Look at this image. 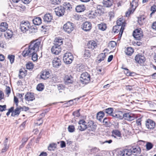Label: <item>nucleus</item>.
Listing matches in <instances>:
<instances>
[{"instance_id": "38", "label": "nucleus", "mask_w": 156, "mask_h": 156, "mask_svg": "<svg viewBox=\"0 0 156 156\" xmlns=\"http://www.w3.org/2000/svg\"><path fill=\"white\" fill-rule=\"evenodd\" d=\"M20 112V109L19 108H16L14 110L13 112L11 114V116L12 117H15V116L18 115Z\"/></svg>"}, {"instance_id": "47", "label": "nucleus", "mask_w": 156, "mask_h": 156, "mask_svg": "<svg viewBox=\"0 0 156 156\" xmlns=\"http://www.w3.org/2000/svg\"><path fill=\"white\" fill-rule=\"evenodd\" d=\"M8 58L9 59L11 64H12L15 60V56L12 55H9L8 56Z\"/></svg>"}, {"instance_id": "10", "label": "nucleus", "mask_w": 156, "mask_h": 156, "mask_svg": "<svg viewBox=\"0 0 156 156\" xmlns=\"http://www.w3.org/2000/svg\"><path fill=\"white\" fill-rule=\"evenodd\" d=\"M145 126L149 129H153L155 126V123L153 120L149 119L146 120Z\"/></svg>"}, {"instance_id": "32", "label": "nucleus", "mask_w": 156, "mask_h": 156, "mask_svg": "<svg viewBox=\"0 0 156 156\" xmlns=\"http://www.w3.org/2000/svg\"><path fill=\"white\" fill-rule=\"evenodd\" d=\"M103 3L104 6L106 7H110L112 5L111 0H103Z\"/></svg>"}, {"instance_id": "55", "label": "nucleus", "mask_w": 156, "mask_h": 156, "mask_svg": "<svg viewBox=\"0 0 156 156\" xmlns=\"http://www.w3.org/2000/svg\"><path fill=\"white\" fill-rule=\"evenodd\" d=\"M6 110V105H0V111L3 112Z\"/></svg>"}, {"instance_id": "44", "label": "nucleus", "mask_w": 156, "mask_h": 156, "mask_svg": "<svg viewBox=\"0 0 156 156\" xmlns=\"http://www.w3.org/2000/svg\"><path fill=\"white\" fill-rule=\"evenodd\" d=\"M37 51H34L33 53H32L31 55L32 56V59L34 61H36L37 59V55L36 53Z\"/></svg>"}, {"instance_id": "26", "label": "nucleus", "mask_w": 156, "mask_h": 156, "mask_svg": "<svg viewBox=\"0 0 156 156\" xmlns=\"http://www.w3.org/2000/svg\"><path fill=\"white\" fill-rule=\"evenodd\" d=\"M87 46L89 48L94 49L97 47V44L94 41H90L88 42Z\"/></svg>"}, {"instance_id": "13", "label": "nucleus", "mask_w": 156, "mask_h": 156, "mask_svg": "<svg viewBox=\"0 0 156 156\" xmlns=\"http://www.w3.org/2000/svg\"><path fill=\"white\" fill-rule=\"evenodd\" d=\"M56 14L58 16L60 17L62 16L64 14L65 10L62 6H59L55 9V11Z\"/></svg>"}, {"instance_id": "8", "label": "nucleus", "mask_w": 156, "mask_h": 156, "mask_svg": "<svg viewBox=\"0 0 156 156\" xmlns=\"http://www.w3.org/2000/svg\"><path fill=\"white\" fill-rule=\"evenodd\" d=\"M133 36L136 40H140L143 37V32L141 29H137L134 30L133 33Z\"/></svg>"}, {"instance_id": "11", "label": "nucleus", "mask_w": 156, "mask_h": 156, "mask_svg": "<svg viewBox=\"0 0 156 156\" xmlns=\"http://www.w3.org/2000/svg\"><path fill=\"white\" fill-rule=\"evenodd\" d=\"M81 28L85 31H89L92 28L91 23L90 22L86 21L83 23Z\"/></svg>"}, {"instance_id": "59", "label": "nucleus", "mask_w": 156, "mask_h": 156, "mask_svg": "<svg viewBox=\"0 0 156 156\" xmlns=\"http://www.w3.org/2000/svg\"><path fill=\"white\" fill-rule=\"evenodd\" d=\"M79 110H79L73 112V115L77 117H79L80 115Z\"/></svg>"}, {"instance_id": "19", "label": "nucleus", "mask_w": 156, "mask_h": 156, "mask_svg": "<svg viewBox=\"0 0 156 156\" xmlns=\"http://www.w3.org/2000/svg\"><path fill=\"white\" fill-rule=\"evenodd\" d=\"M40 79L43 80H46L50 76V73L48 71L44 70L42 71L40 73Z\"/></svg>"}, {"instance_id": "48", "label": "nucleus", "mask_w": 156, "mask_h": 156, "mask_svg": "<svg viewBox=\"0 0 156 156\" xmlns=\"http://www.w3.org/2000/svg\"><path fill=\"white\" fill-rule=\"evenodd\" d=\"M90 52L89 50H85L83 54V57L85 58H88L90 56Z\"/></svg>"}, {"instance_id": "45", "label": "nucleus", "mask_w": 156, "mask_h": 156, "mask_svg": "<svg viewBox=\"0 0 156 156\" xmlns=\"http://www.w3.org/2000/svg\"><path fill=\"white\" fill-rule=\"evenodd\" d=\"M121 27L117 24L116 25L114 26L113 28V31L115 33H118L120 32V28Z\"/></svg>"}, {"instance_id": "21", "label": "nucleus", "mask_w": 156, "mask_h": 156, "mask_svg": "<svg viewBox=\"0 0 156 156\" xmlns=\"http://www.w3.org/2000/svg\"><path fill=\"white\" fill-rule=\"evenodd\" d=\"M53 16L51 14L46 13L44 16L43 19L44 22L46 23L50 22L52 20Z\"/></svg>"}, {"instance_id": "30", "label": "nucleus", "mask_w": 156, "mask_h": 156, "mask_svg": "<svg viewBox=\"0 0 156 156\" xmlns=\"http://www.w3.org/2000/svg\"><path fill=\"white\" fill-rule=\"evenodd\" d=\"M42 20L40 17H37L32 20L33 23L35 25H39L41 23Z\"/></svg>"}, {"instance_id": "33", "label": "nucleus", "mask_w": 156, "mask_h": 156, "mask_svg": "<svg viewBox=\"0 0 156 156\" xmlns=\"http://www.w3.org/2000/svg\"><path fill=\"white\" fill-rule=\"evenodd\" d=\"M8 28V25L6 22H2L0 25V30L4 32L7 30Z\"/></svg>"}, {"instance_id": "17", "label": "nucleus", "mask_w": 156, "mask_h": 156, "mask_svg": "<svg viewBox=\"0 0 156 156\" xmlns=\"http://www.w3.org/2000/svg\"><path fill=\"white\" fill-rule=\"evenodd\" d=\"M53 67L58 68L61 65V61L58 58H55L52 61Z\"/></svg>"}, {"instance_id": "43", "label": "nucleus", "mask_w": 156, "mask_h": 156, "mask_svg": "<svg viewBox=\"0 0 156 156\" xmlns=\"http://www.w3.org/2000/svg\"><path fill=\"white\" fill-rule=\"evenodd\" d=\"M57 144L55 143H52L49 144L48 147V150L50 151H53L56 148Z\"/></svg>"}, {"instance_id": "27", "label": "nucleus", "mask_w": 156, "mask_h": 156, "mask_svg": "<svg viewBox=\"0 0 156 156\" xmlns=\"http://www.w3.org/2000/svg\"><path fill=\"white\" fill-rule=\"evenodd\" d=\"M72 79L73 78L71 76H66L64 79L65 84H68L69 83H72L73 82Z\"/></svg>"}, {"instance_id": "62", "label": "nucleus", "mask_w": 156, "mask_h": 156, "mask_svg": "<svg viewBox=\"0 0 156 156\" xmlns=\"http://www.w3.org/2000/svg\"><path fill=\"white\" fill-rule=\"evenodd\" d=\"M151 11H152V13H154L156 11V5H154L151 7Z\"/></svg>"}, {"instance_id": "61", "label": "nucleus", "mask_w": 156, "mask_h": 156, "mask_svg": "<svg viewBox=\"0 0 156 156\" xmlns=\"http://www.w3.org/2000/svg\"><path fill=\"white\" fill-rule=\"evenodd\" d=\"M6 93L9 95L11 93V89L9 87H7L6 88Z\"/></svg>"}, {"instance_id": "20", "label": "nucleus", "mask_w": 156, "mask_h": 156, "mask_svg": "<svg viewBox=\"0 0 156 156\" xmlns=\"http://www.w3.org/2000/svg\"><path fill=\"white\" fill-rule=\"evenodd\" d=\"M133 154L134 155L136 156L140 154L141 152V149L138 146H133L131 147Z\"/></svg>"}, {"instance_id": "40", "label": "nucleus", "mask_w": 156, "mask_h": 156, "mask_svg": "<svg viewBox=\"0 0 156 156\" xmlns=\"http://www.w3.org/2000/svg\"><path fill=\"white\" fill-rule=\"evenodd\" d=\"M63 42L62 40L61 39L57 38L55 39L54 44L61 46L63 44Z\"/></svg>"}, {"instance_id": "56", "label": "nucleus", "mask_w": 156, "mask_h": 156, "mask_svg": "<svg viewBox=\"0 0 156 156\" xmlns=\"http://www.w3.org/2000/svg\"><path fill=\"white\" fill-rule=\"evenodd\" d=\"M61 0H52L51 3L54 5H58L60 3Z\"/></svg>"}, {"instance_id": "2", "label": "nucleus", "mask_w": 156, "mask_h": 156, "mask_svg": "<svg viewBox=\"0 0 156 156\" xmlns=\"http://www.w3.org/2000/svg\"><path fill=\"white\" fill-rule=\"evenodd\" d=\"M138 4L136 0H133L130 3V7L126 12V15L127 17L129 16L131 13H133L136 8L138 6Z\"/></svg>"}, {"instance_id": "15", "label": "nucleus", "mask_w": 156, "mask_h": 156, "mask_svg": "<svg viewBox=\"0 0 156 156\" xmlns=\"http://www.w3.org/2000/svg\"><path fill=\"white\" fill-rule=\"evenodd\" d=\"M78 123L79 125L78 128L80 131H83L87 128V125L86 124V122L84 120H80Z\"/></svg>"}, {"instance_id": "52", "label": "nucleus", "mask_w": 156, "mask_h": 156, "mask_svg": "<svg viewBox=\"0 0 156 156\" xmlns=\"http://www.w3.org/2000/svg\"><path fill=\"white\" fill-rule=\"evenodd\" d=\"M145 18L142 16L138 18V22L140 25H141L143 24V23L144 22V20Z\"/></svg>"}, {"instance_id": "29", "label": "nucleus", "mask_w": 156, "mask_h": 156, "mask_svg": "<svg viewBox=\"0 0 156 156\" xmlns=\"http://www.w3.org/2000/svg\"><path fill=\"white\" fill-rule=\"evenodd\" d=\"M75 9L77 12H81L85 10V8L83 5H79L76 7Z\"/></svg>"}, {"instance_id": "60", "label": "nucleus", "mask_w": 156, "mask_h": 156, "mask_svg": "<svg viewBox=\"0 0 156 156\" xmlns=\"http://www.w3.org/2000/svg\"><path fill=\"white\" fill-rule=\"evenodd\" d=\"M20 110H21L23 111H27L29 109V107H26L25 106L23 107L20 106Z\"/></svg>"}, {"instance_id": "25", "label": "nucleus", "mask_w": 156, "mask_h": 156, "mask_svg": "<svg viewBox=\"0 0 156 156\" xmlns=\"http://www.w3.org/2000/svg\"><path fill=\"white\" fill-rule=\"evenodd\" d=\"M63 7L65 10H66L67 11H71L72 9V6L70 3L69 2H64L63 4Z\"/></svg>"}, {"instance_id": "9", "label": "nucleus", "mask_w": 156, "mask_h": 156, "mask_svg": "<svg viewBox=\"0 0 156 156\" xmlns=\"http://www.w3.org/2000/svg\"><path fill=\"white\" fill-rule=\"evenodd\" d=\"M122 119L124 118L125 120L128 121L133 120L135 117L134 115L130 113H124L122 112Z\"/></svg>"}, {"instance_id": "57", "label": "nucleus", "mask_w": 156, "mask_h": 156, "mask_svg": "<svg viewBox=\"0 0 156 156\" xmlns=\"http://www.w3.org/2000/svg\"><path fill=\"white\" fill-rule=\"evenodd\" d=\"M122 68L126 70V72H125V73L126 75L130 76H131V74L129 72V71L128 69L126 68H124L123 66L122 67Z\"/></svg>"}, {"instance_id": "37", "label": "nucleus", "mask_w": 156, "mask_h": 156, "mask_svg": "<svg viewBox=\"0 0 156 156\" xmlns=\"http://www.w3.org/2000/svg\"><path fill=\"white\" fill-rule=\"evenodd\" d=\"M117 45L116 42L114 41H110L108 44V47L111 49H112L115 48Z\"/></svg>"}, {"instance_id": "39", "label": "nucleus", "mask_w": 156, "mask_h": 156, "mask_svg": "<svg viewBox=\"0 0 156 156\" xmlns=\"http://www.w3.org/2000/svg\"><path fill=\"white\" fill-rule=\"evenodd\" d=\"M98 29L102 31L105 30L107 28L106 24L104 23H101L98 25Z\"/></svg>"}, {"instance_id": "23", "label": "nucleus", "mask_w": 156, "mask_h": 156, "mask_svg": "<svg viewBox=\"0 0 156 156\" xmlns=\"http://www.w3.org/2000/svg\"><path fill=\"white\" fill-rule=\"evenodd\" d=\"M122 112L119 111L116 113H113L112 116L114 119L118 120L122 119Z\"/></svg>"}, {"instance_id": "34", "label": "nucleus", "mask_w": 156, "mask_h": 156, "mask_svg": "<svg viewBox=\"0 0 156 156\" xmlns=\"http://www.w3.org/2000/svg\"><path fill=\"white\" fill-rule=\"evenodd\" d=\"M104 112L102 111H100L98 112L97 114V119L100 122H101L102 121V119L103 117H104Z\"/></svg>"}, {"instance_id": "35", "label": "nucleus", "mask_w": 156, "mask_h": 156, "mask_svg": "<svg viewBox=\"0 0 156 156\" xmlns=\"http://www.w3.org/2000/svg\"><path fill=\"white\" fill-rule=\"evenodd\" d=\"M126 156H130L133 154L131 148H125L123 150Z\"/></svg>"}, {"instance_id": "18", "label": "nucleus", "mask_w": 156, "mask_h": 156, "mask_svg": "<svg viewBox=\"0 0 156 156\" xmlns=\"http://www.w3.org/2000/svg\"><path fill=\"white\" fill-rule=\"evenodd\" d=\"M135 61L139 64L143 63L146 60V58L144 55L141 54L136 55L135 58Z\"/></svg>"}, {"instance_id": "51", "label": "nucleus", "mask_w": 156, "mask_h": 156, "mask_svg": "<svg viewBox=\"0 0 156 156\" xmlns=\"http://www.w3.org/2000/svg\"><path fill=\"white\" fill-rule=\"evenodd\" d=\"M68 129L69 132L73 133L75 131V128L73 125H70L68 126Z\"/></svg>"}, {"instance_id": "3", "label": "nucleus", "mask_w": 156, "mask_h": 156, "mask_svg": "<svg viewBox=\"0 0 156 156\" xmlns=\"http://www.w3.org/2000/svg\"><path fill=\"white\" fill-rule=\"evenodd\" d=\"M90 78V75L87 72H84L81 75L80 81L83 84H86L89 83Z\"/></svg>"}, {"instance_id": "4", "label": "nucleus", "mask_w": 156, "mask_h": 156, "mask_svg": "<svg viewBox=\"0 0 156 156\" xmlns=\"http://www.w3.org/2000/svg\"><path fill=\"white\" fill-rule=\"evenodd\" d=\"M41 43V41L38 39L33 40L30 42L29 45L34 51H37Z\"/></svg>"}, {"instance_id": "28", "label": "nucleus", "mask_w": 156, "mask_h": 156, "mask_svg": "<svg viewBox=\"0 0 156 156\" xmlns=\"http://www.w3.org/2000/svg\"><path fill=\"white\" fill-rule=\"evenodd\" d=\"M96 9L95 10V11L97 12L99 15H101L104 12V9L103 7L101 5H98Z\"/></svg>"}, {"instance_id": "58", "label": "nucleus", "mask_w": 156, "mask_h": 156, "mask_svg": "<svg viewBox=\"0 0 156 156\" xmlns=\"http://www.w3.org/2000/svg\"><path fill=\"white\" fill-rule=\"evenodd\" d=\"M117 156H126L123 150L118 151Z\"/></svg>"}, {"instance_id": "54", "label": "nucleus", "mask_w": 156, "mask_h": 156, "mask_svg": "<svg viewBox=\"0 0 156 156\" xmlns=\"http://www.w3.org/2000/svg\"><path fill=\"white\" fill-rule=\"evenodd\" d=\"M97 71L98 72V74H101L103 75L105 73V71L103 69H102L101 68H98L97 69Z\"/></svg>"}, {"instance_id": "31", "label": "nucleus", "mask_w": 156, "mask_h": 156, "mask_svg": "<svg viewBox=\"0 0 156 156\" xmlns=\"http://www.w3.org/2000/svg\"><path fill=\"white\" fill-rule=\"evenodd\" d=\"M105 53H101L99 54L98 57V62L100 63L101 62L103 61L106 57Z\"/></svg>"}, {"instance_id": "36", "label": "nucleus", "mask_w": 156, "mask_h": 156, "mask_svg": "<svg viewBox=\"0 0 156 156\" xmlns=\"http://www.w3.org/2000/svg\"><path fill=\"white\" fill-rule=\"evenodd\" d=\"M134 52L133 49L131 47H128L125 51L126 54L128 55H131Z\"/></svg>"}, {"instance_id": "64", "label": "nucleus", "mask_w": 156, "mask_h": 156, "mask_svg": "<svg viewBox=\"0 0 156 156\" xmlns=\"http://www.w3.org/2000/svg\"><path fill=\"white\" fill-rule=\"evenodd\" d=\"M141 120L140 119H138L136 121V123L137 125L138 126H140V127L141 126Z\"/></svg>"}, {"instance_id": "22", "label": "nucleus", "mask_w": 156, "mask_h": 156, "mask_svg": "<svg viewBox=\"0 0 156 156\" xmlns=\"http://www.w3.org/2000/svg\"><path fill=\"white\" fill-rule=\"evenodd\" d=\"M25 99L27 101H33L35 99L34 94L31 92H28L25 96Z\"/></svg>"}, {"instance_id": "46", "label": "nucleus", "mask_w": 156, "mask_h": 156, "mask_svg": "<svg viewBox=\"0 0 156 156\" xmlns=\"http://www.w3.org/2000/svg\"><path fill=\"white\" fill-rule=\"evenodd\" d=\"M44 88V86L43 84L40 83L37 86V90L39 91H42Z\"/></svg>"}, {"instance_id": "14", "label": "nucleus", "mask_w": 156, "mask_h": 156, "mask_svg": "<svg viewBox=\"0 0 156 156\" xmlns=\"http://www.w3.org/2000/svg\"><path fill=\"white\" fill-rule=\"evenodd\" d=\"M30 47V46L29 45L28 48H25L22 53V55L23 57H26L27 56H31L32 54V53H33L34 51Z\"/></svg>"}, {"instance_id": "16", "label": "nucleus", "mask_w": 156, "mask_h": 156, "mask_svg": "<svg viewBox=\"0 0 156 156\" xmlns=\"http://www.w3.org/2000/svg\"><path fill=\"white\" fill-rule=\"evenodd\" d=\"M61 47L59 45L54 44L51 49V52L55 55H58L61 51Z\"/></svg>"}, {"instance_id": "1", "label": "nucleus", "mask_w": 156, "mask_h": 156, "mask_svg": "<svg viewBox=\"0 0 156 156\" xmlns=\"http://www.w3.org/2000/svg\"><path fill=\"white\" fill-rule=\"evenodd\" d=\"M20 29L23 33H26L29 30L31 33L36 32L37 30L36 28L31 27L30 22L28 21H22L20 24Z\"/></svg>"}, {"instance_id": "24", "label": "nucleus", "mask_w": 156, "mask_h": 156, "mask_svg": "<svg viewBox=\"0 0 156 156\" xmlns=\"http://www.w3.org/2000/svg\"><path fill=\"white\" fill-rule=\"evenodd\" d=\"M87 128L88 130L91 131H94L96 128V126L94 124L93 121H90L88 123Z\"/></svg>"}, {"instance_id": "7", "label": "nucleus", "mask_w": 156, "mask_h": 156, "mask_svg": "<svg viewBox=\"0 0 156 156\" xmlns=\"http://www.w3.org/2000/svg\"><path fill=\"white\" fill-rule=\"evenodd\" d=\"M117 24L121 27L120 28V32L119 34V36L121 37L125 26V21L122 18H120L116 21Z\"/></svg>"}, {"instance_id": "41", "label": "nucleus", "mask_w": 156, "mask_h": 156, "mask_svg": "<svg viewBox=\"0 0 156 156\" xmlns=\"http://www.w3.org/2000/svg\"><path fill=\"white\" fill-rule=\"evenodd\" d=\"M103 125L106 127H109L110 126V122L109 119L107 118H105L103 121Z\"/></svg>"}, {"instance_id": "6", "label": "nucleus", "mask_w": 156, "mask_h": 156, "mask_svg": "<svg viewBox=\"0 0 156 156\" xmlns=\"http://www.w3.org/2000/svg\"><path fill=\"white\" fill-rule=\"evenodd\" d=\"M64 31L68 33H71L74 29L73 23L70 22H68L63 26Z\"/></svg>"}, {"instance_id": "63", "label": "nucleus", "mask_w": 156, "mask_h": 156, "mask_svg": "<svg viewBox=\"0 0 156 156\" xmlns=\"http://www.w3.org/2000/svg\"><path fill=\"white\" fill-rule=\"evenodd\" d=\"M66 146V144L64 141H60V147L61 148H63Z\"/></svg>"}, {"instance_id": "12", "label": "nucleus", "mask_w": 156, "mask_h": 156, "mask_svg": "<svg viewBox=\"0 0 156 156\" xmlns=\"http://www.w3.org/2000/svg\"><path fill=\"white\" fill-rule=\"evenodd\" d=\"M111 133V136L115 139H120L122 138V134L121 132L118 129H113Z\"/></svg>"}, {"instance_id": "42", "label": "nucleus", "mask_w": 156, "mask_h": 156, "mask_svg": "<svg viewBox=\"0 0 156 156\" xmlns=\"http://www.w3.org/2000/svg\"><path fill=\"white\" fill-rule=\"evenodd\" d=\"M113 108H106L104 110V112L106 113L109 114V115L112 116V114L113 113Z\"/></svg>"}, {"instance_id": "50", "label": "nucleus", "mask_w": 156, "mask_h": 156, "mask_svg": "<svg viewBox=\"0 0 156 156\" xmlns=\"http://www.w3.org/2000/svg\"><path fill=\"white\" fill-rule=\"evenodd\" d=\"M146 146L147 150H149L153 148V145L151 142H147L146 145Z\"/></svg>"}, {"instance_id": "5", "label": "nucleus", "mask_w": 156, "mask_h": 156, "mask_svg": "<svg viewBox=\"0 0 156 156\" xmlns=\"http://www.w3.org/2000/svg\"><path fill=\"white\" fill-rule=\"evenodd\" d=\"M73 59V57L71 53H65L63 57V61L65 63L69 64L71 63Z\"/></svg>"}, {"instance_id": "53", "label": "nucleus", "mask_w": 156, "mask_h": 156, "mask_svg": "<svg viewBox=\"0 0 156 156\" xmlns=\"http://www.w3.org/2000/svg\"><path fill=\"white\" fill-rule=\"evenodd\" d=\"M25 76V73L22 69H21L19 71V77L20 79H22L23 78V76Z\"/></svg>"}, {"instance_id": "49", "label": "nucleus", "mask_w": 156, "mask_h": 156, "mask_svg": "<svg viewBox=\"0 0 156 156\" xmlns=\"http://www.w3.org/2000/svg\"><path fill=\"white\" fill-rule=\"evenodd\" d=\"M26 68L28 69H32L34 67V64L30 62H28L26 65Z\"/></svg>"}]
</instances>
